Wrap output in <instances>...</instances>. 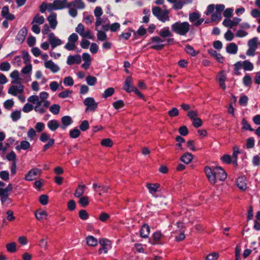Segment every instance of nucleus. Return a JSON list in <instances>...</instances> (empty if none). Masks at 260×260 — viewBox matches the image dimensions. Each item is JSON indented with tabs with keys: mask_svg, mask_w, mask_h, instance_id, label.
Masks as SVG:
<instances>
[{
	"mask_svg": "<svg viewBox=\"0 0 260 260\" xmlns=\"http://www.w3.org/2000/svg\"><path fill=\"white\" fill-rule=\"evenodd\" d=\"M241 19L238 17H235L232 20L230 19H225L222 24L228 27L232 28L233 26H236L241 21Z\"/></svg>",
	"mask_w": 260,
	"mask_h": 260,
	"instance_id": "4468645a",
	"label": "nucleus"
},
{
	"mask_svg": "<svg viewBox=\"0 0 260 260\" xmlns=\"http://www.w3.org/2000/svg\"><path fill=\"white\" fill-rule=\"evenodd\" d=\"M11 65L8 62H3L0 64V71L7 72L10 70Z\"/></svg>",
	"mask_w": 260,
	"mask_h": 260,
	"instance_id": "de8ad7c7",
	"label": "nucleus"
},
{
	"mask_svg": "<svg viewBox=\"0 0 260 260\" xmlns=\"http://www.w3.org/2000/svg\"><path fill=\"white\" fill-rule=\"evenodd\" d=\"M163 42L164 41L159 37H152L149 42L150 44H152L150 48L156 50H161L164 47V45L162 44Z\"/></svg>",
	"mask_w": 260,
	"mask_h": 260,
	"instance_id": "0eeeda50",
	"label": "nucleus"
},
{
	"mask_svg": "<svg viewBox=\"0 0 260 260\" xmlns=\"http://www.w3.org/2000/svg\"><path fill=\"white\" fill-rule=\"evenodd\" d=\"M252 79L248 74H246L243 78V83L245 86L250 87L252 84Z\"/></svg>",
	"mask_w": 260,
	"mask_h": 260,
	"instance_id": "e433bc0d",
	"label": "nucleus"
},
{
	"mask_svg": "<svg viewBox=\"0 0 260 260\" xmlns=\"http://www.w3.org/2000/svg\"><path fill=\"white\" fill-rule=\"evenodd\" d=\"M72 93H73V91L72 90H69V89H67L64 91H63L60 92L58 94V96L60 98L65 99V98H67L71 96Z\"/></svg>",
	"mask_w": 260,
	"mask_h": 260,
	"instance_id": "79ce46f5",
	"label": "nucleus"
},
{
	"mask_svg": "<svg viewBox=\"0 0 260 260\" xmlns=\"http://www.w3.org/2000/svg\"><path fill=\"white\" fill-rule=\"evenodd\" d=\"M45 126V124L44 123L41 122H37L35 125L36 132L38 133L42 132L44 129Z\"/></svg>",
	"mask_w": 260,
	"mask_h": 260,
	"instance_id": "774afa93",
	"label": "nucleus"
},
{
	"mask_svg": "<svg viewBox=\"0 0 260 260\" xmlns=\"http://www.w3.org/2000/svg\"><path fill=\"white\" fill-rule=\"evenodd\" d=\"M234 38V34L231 30H228L224 34V38L228 41H231L233 40Z\"/></svg>",
	"mask_w": 260,
	"mask_h": 260,
	"instance_id": "0e129e2a",
	"label": "nucleus"
},
{
	"mask_svg": "<svg viewBox=\"0 0 260 260\" xmlns=\"http://www.w3.org/2000/svg\"><path fill=\"white\" fill-rule=\"evenodd\" d=\"M193 159V155L189 153H185L181 157V160L185 164H188Z\"/></svg>",
	"mask_w": 260,
	"mask_h": 260,
	"instance_id": "72a5a7b5",
	"label": "nucleus"
},
{
	"mask_svg": "<svg viewBox=\"0 0 260 260\" xmlns=\"http://www.w3.org/2000/svg\"><path fill=\"white\" fill-rule=\"evenodd\" d=\"M150 233V228L148 224H144L140 231V236L143 238H146Z\"/></svg>",
	"mask_w": 260,
	"mask_h": 260,
	"instance_id": "c756f323",
	"label": "nucleus"
},
{
	"mask_svg": "<svg viewBox=\"0 0 260 260\" xmlns=\"http://www.w3.org/2000/svg\"><path fill=\"white\" fill-rule=\"evenodd\" d=\"M42 170L38 168L30 169L25 176V180L29 181H32L36 179L38 176H40Z\"/></svg>",
	"mask_w": 260,
	"mask_h": 260,
	"instance_id": "9b49d317",
	"label": "nucleus"
},
{
	"mask_svg": "<svg viewBox=\"0 0 260 260\" xmlns=\"http://www.w3.org/2000/svg\"><path fill=\"white\" fill-rule=\"evenodd\" d=\"M226 51L231 54H235L238 51V46L234 43L229 44L226 47Z\"/></svg>",
	"mask_w": 260,
	"mask_h": 260,
	"instance_id": "a878e982",
	"label": "nucleus"
},
{
	"mask_svg": "<svg viewBox=\"0 0 260 260\" xmlns=\"http://www.w3.org/2000/svg\"><path fill=\"white\" fill-rule=\"evenodd\" d=\"M1 15L2 17L7 20H13L15 19L14 15L9 13V7L7 6L3 7Z\"/></svg>",
	"mask_w": 260,
	"mask_h": 260,
	"instance_id": "aec40b11",
	"label": "nucleus"
},
{
	"mask_svg": "<svg viewBox=\"0 0 260 260\" xmlns=\"http://www.w3.org/2000/svg\"><path fill=\"white\" fill-rule=\"evenodd\" d=\"M34 109V106L29 104L26 103L25 104L22 108V111L24 113H28Z\"/></svg>",
	"mask_w": 260,
	"mask_h": 260,
	"instance_id": "680f3d73",
	"label": "nucleus"
},
{
	"mask_svg": "<svg viewBox=\"0 0 260 260\" xmlns=\"http://www.w3.org/2000/svg\"><path fill=\"white\" fill-rule=\"evenodd\" d=\"M21 113L20 110H15L11 113L10 117L13 121H16L20 119Z\"/></svg>",
	"mask_w": 260,
	"mask_h": 260,
	"instance_id": "58836bf2",
	"label": "nucleus"
},
{
	"mask_svg": "<svg viewBox=\"0 0 260 260\" xmlns=\"http://www.w3.org/2000/svg\"><path fill=\"white\" fill-rule=\"evenodd\" d=\"M24 87L22 84L11 85L8 90V93L13 96H17L24 92Z\"/></svg>",
	"mask_w": 260,
	"mask_h": 260,
	"instance_id": "1a4fd4ad",
	"label": "nucleus"
},
{
	"mask_svg": "<svg viewBox=\"0 0 260 260\" xmlns=\"http://www.w3.org/2000/svg\"><path fill=\"white\" fill-rule=\"evenodd\" d=\"M78 36L76 33L72 34L68 38V42L64 48L69 51L74 50L76 48V43L78 40Z\"/></svg>",
	"mask_w": 260,
	"mask_h": 260,
	"instance_id": "423d86ee",
	"label": "nucleus"
},
{
	"mask_svg": "<svg viewBox=\"0 0 260 260\" xmlns=\"http://www.w3.org/2000/svg\"><path fill=\"white\" fill-rule=\"evenodd\" d=\"M159 35L164 38H167V37H171L172 36V34L170 30V28L169 27H165L163 28H162L159 32Z\"/></svg>",
	"mask_w": 260,
	"mask_h": 260,
	"instance_id": "2f4dec72",
	"label": "nucleus"
},
{
	"mask_svg": "<svg viewBox=\"0 0 260 260\" xmlns=\"http://www.w3.org/2000/svg\"><path fill=\"white\" fill-rule=\"evenodd\" d=\"M185 51L188 54H189L192 56H196L198 54V52H196L194 50L193 48L190 45H187L185 47Z\"/></svg>",
	"mask_w": 260,
	"mask_h": 260,
	"instance_id": "052dcab7",
	"label": "nucleus"
},
{
	"mask_svg": "<svg viewBox=\"0 0 260 260\" xmlns=\"http://www.w3.org/2000/svg\"><path fill=\"white\" fill-rule=\"evenodd\" d=\"M68 8L69 14L72 17L77 16L78 12L77 10L75 8H72L69 6V3H68V0H55L52 3L49 4V9L50 10L54 11L57 10H62Z\"/></svg>",
	"mask_w": 260,
	"mask_h": 260,
	"instance_id": "f03ea898",
	"label": "nucleus"
},
{
	"mask_svg": "<svg viewBox=\"0 0 260 260\" xmlns=\"http://www.w3.org/2000/svg\"><path fill=\"white\" fill-rule=\"evenodd\" d=\"M11 78V83L13 84H22L23 79L20 77V74L17 70L13 71L10 75Z\"/></svg>",
	"mask_w": 260,
	"mask_h": 260,
	"instance_id": "ddd939ff",
	"label": "nucleus"
},
{
	"mask_svg": "<svg viewBox=\"0 0 260 260\" xmlns=\"http://www.w3.org/2000/svg\"><path fill=\"white\" fill-rule=\"evenodd\" d=\"M79 216L82 220H86L89 217L88 213L85 210H81L79 211Z\"/></svg>",
	"mask_w": 260,
	"mask_h": 260,
	"instance_id": "e2e57ef3",
	"label": "nucleus"
},
{
	"mask_svg": "<svg viewBox=\"0 0 260 260\" xmlns=\"http://www.w3.org/2000/svg\"><path fill=\"white\" fill-rule=\"evenodd\" d=\"M208 52L210 55L215 57L219 62H222L223 61V56L220 53H218L216 51L210 49L208 51Z\"/></svg>",
	"mask_w": 260,
	"mask_h": 260,
	"instance_id": "4c0bfd02",
	"label": "nucleus"
},
{
	"mask_svg": "<svg viewBox=\"0 0 260 260\" xmlns=\"http://www.w3.org/2000/svg\"><path fill=\"white\" fill-rule=\"evenodd\" d=\"M160 185L158 183H147L146 187L148 188L149 192L151 194H154L159 188Z\"/></svg>",
	"mask_w": 260,
	"mask_h": 260,
	"instance_id": "bb28decb",
	"label": "nucleus"
},
{
	"mask_svg": "<svg viewBox=\"0 0 260 260\" xmlns=\"http://www.w3.org/2000/svg\"><path fill=\"white\" fill-rule=\"evenodd\" d=\"M206 175L209 181L211 184H215L217 180L223 181L226 178L225 172L220 167H217L211 169L209 167L205 168Z\"/></svg>",
	"mask_w": 260,
	"mask_h": 260,
	"instance_id": "f257e3e1",
	"label": "nucleus"
},
{
	"mask_svg": "<svg viewBox=\"0 0 260 260\" xmlns=\"http://www.w3.org/2000/svg\"><path fill=\"white\" fill-rule=\"evenodd\" d=\"M240 61V66L246 71H251L254 69L253 64L248 60Z\"/></svg>",
	"mask_w": 260,
	"mask_h": 260,
	"instance_id": "5701e85b",
	"label": "nucleus"
},
{
	"mask_svg": "<svg viewBox=\"0 0 260 260\" xmlns=\"http://www.w3.org/2000/svg\"><path fill=\"white\" fill-rule=\"evenodd\" d=\"M44 66L54 73L57 72L60 70L59 67L51 60L45 61Z\"/></svg>",
	"mask_w": 260,
	"mask_h": 260,
	"instance_id": "2eb2a0df",
	"label": "nucleus"
},
{
	"mask_svg": "<svg viewBox=\"0 0 260 260\" xmlns=\"http://www.w3.org/2000/svg\"><path fill=\"white\" fill-rule=\"evenodd\" d=\"M114 93V89L113 87H109L106 89L102 94V96L104 99L111 96Z\"/></svg>",
	"mask_w": 260,
	"mask_h": 260,
	"instance_id": "a19ab883",
	"label": "nucleus"
},
{
	"mask_svg": "<svg viewBox=\"0 0 260 260\" xmlns=\"http://www.w3.org/2000/svg\"><path fill=\"white\" fill-rule=\"evenodd\" d=\"M89 125L87 120L83 121L79 126L80 129L82 131H85L89 128Z\"/></svg>",
	"mask_w": 260,
	"mask_h": 260,
	"instance_id": "69168bd1",
	"label": "nucleus"
},
{
	"mask_svg": "<svg viewBox=\"0 0 260 260\" xmlns=\"http://www.w3.org/2000/svg\"><path fill=\"white\" fill-rule=\"evenodd\" d=\"M97 32V38L98 40L100 41H105L107 38V36L106 33L102 30H96Z\"/></svg>",
	"mask_w": 260,
	"mask_h": 260,
	"instance_id": "3c124183",
	"label": "nucleus"
},
{
	"mask_svg": "<svg viewBox=\"0 0 260 260\" xmlns=\"http://www.w3.org/2000/svg\"><path fill=\"white\" fill-rule=\"evenodd\" d=\"M219 257V254L217 252H212L206 256V260H216Z\"/></svg>",
	"mask_w": 260,
	"mask_h": 260,
	"instance_id": "338daca9",
	"label": "nucleus"
},
{
	"mask_svg": "<svg viewBox=\"0 0 260 260\" xmlns=\"http://www.w3.org/2000/svg\"><path fill=\"white\" fill-rule=\"evenodd\" d=\"M226 79V76L224 71H220L217 75V80L219 82L220 87L225 90L226 85L225 84V81Z\"/></svg>",
	"mask_w": 260,
	"mask_h": 260,
	"instance_id": "a211bd4d",
	"label": "nucleus"
},
{
	"mask_svg": "<svg viewBox=\"0 0 260 260\" xmlns=\"http://www.w3.org/2000/svg\"><path fill=\"white\" fill-rule=\"evenodd\" d=\"M63 83L67 86H72L74 85L73 79L70 76L65 77L63 80Z\"/></svg>",
	"mask_w": 260,
	"mask_h": 260,
	"instance_id": "bf43d9fd",
	"label": "nucleus"
},
{
	"mask_svg": "<svg viewBox=\"0 0 260 260\" xmlns=\"http://www.w3.org/2000/svg\"><path fill=\"white\" fill-rule=\"evenodd\" d=\"M27 34V29L26 27L21 28L18 33L16 39L20 43H22L25 38Z\"/></svg>",
	"mask_w": 260,
	"mask_h": 260,
	"instance_id": "cd10ccee",
	"label": "nucleus"
},
{
	"mask_svg": "<svg viewBox=\"0 0 260 260\" xmlns=\"http://www.w3.org/2000/svg\"><path fill=\"white\" fill-rule=\"evenodd\" d=\"M3 105L6 109L10 110L14 106V102L12 99L7 100L4 102Z\"/></svg>",
	"mask_w": 260,
	"mask_h": 260,
	"instance_id": "37998d69",
	"label": "nucleus"
},
{
	"mask_svg": "<svg viewBox=\"0 0 260 260\" xmlns=\"http://www.w3.org/2000/svg\"><path fill=\"white\" fill-rule=\"evenodd\" d=\"M258 39L256 37L249 40L248 42V49L246 51V54L249 56H253L257 47Z\"/></svg>",
	"mask_w": 260,
	"mask_h": 260,
	"instance_id": "6e6552de",
	"label": "nucleus"
},
{
	"mask_svg": "<svg viewBox=\"0 0 260 260\" xmlns=\"http://www.w3.org/2000/svg\"><path fill=\"white\" fill-rule=\"evenodd\" d=\"M221 14L215 12L211 15V20L214 22H219L221 19Z\"/></svg>",
	"mask_w": 260,
	"mask_h": 260,
	"instance_id": "13d9d810",
	"label": "nucleus"
},
{
	"mask_svg": "<svg viewBox=\"0 0 260 260\" xmlns=\"http://www.w3.org/2000/svg\"><path fill=\"white\" fill-rule=\"evenodd\" d=\"M27 135L29 140L32 141L37 136L36 131L33 128H30L28 129Z\"/></svg>",
	"mask_w": 260,
	"mask_h": 260,
	"instance_id": "864d4df0",
	"label": "nucleus"
},
{
	"mask_svg": "<svg viewBox=\"0 0 260 260\" xmlns=\"http://www.w3.org/2000/svg\"><path fill=\"white\" fill-rule=\"evenodd\" d=\"M190 25L188 22H176L171 25L172 31L180 35L186 36L190 30Z\"/></svg>",
	"mask_w": 260,
	"mask_h": 260,
	"instance_id": "7ed1b4c3",
	"label": "nucleus"
},
{
	"mask_svg": "<svg viewBox=\"0 0 260 260\" xmlns=\"http://www.w3.org/2000/svg\"><path fill=\"white\" fill-rule=\"evenodd\" d=\"M16 244L15 242L8 243L6 245V248L8 251L11 253H14L16 251Z\"/></svg>",
	"mask_w": 260,
	"mask_h": 260,
	"instance_id": "603ef678",
	"label": "nucleus"
},
{
	"mask_svg": "<svg viewBox=\"0 0 260 260\" xmlns=\"http://www.w3.org/2000/svg\"><path fill=\"white\" fill-rule=\"evenodd\" d=\"M237 185L241 190H245L247 187L246 180L243 177H239L237 180Z\"/></svg>",
	"mask_w": 260,
	"mask_h": 260,
	"instance_id": "393cba45",
	"label": "nucleus"
},
{
	"mask_svg": "<svg viewBox=\"0 0 260 260\" xmlns=\"http://www.w3.org/2000/svg\"><path fill=\"white\" fill-rule=\"evenodd\" d=\"M92 186L93 189L96 192H98L100 196L102 193L108 192L109 189V187L108 186L101 185L97 183H93Z\"/></svg>",
	"mask_w": 260,
	"mask_h": 260,
	"instance_id": "dca6fc26",
	"label": "nucleus"
},
{
	"mask_svg": "<svg viewBox=\"0 0 260 260\" xmlns=\"http://www.w3.org/2000/svg\"><path fill=\"white\" fill-rule=\"evenodd\" d=\"M35 215L37 219L41 220L43 219H46L48 214L44 210H38L35 212Z\"/></svg>",
	"mask_w": 260,
	"mask_h": 260,
	"instance_id": "473e14b6",
	"label": "nucleus"
},
{
	"mask_svg": "<svg viewBox=\"0 0 260 260\" xmlns=\"http://www.w3.org/2000/svg\"><path fill=\"white\" fill-rule=\"evenodd\" d=\"M48 127L51 131H55L59 127V124L57 120H51L48 122Z\"/></svg>",
	"mask_w": 260,
	"mask_h": 260,
	"instance_id": "7c9ffc66",
	"label": "nucleus"
},
{
	"mask_svg": "<svg viewBox=\"0 0 260 260\" xmlns=\"http://www.w3.org/2000/svg\"><path fill=\"white\" fill-rule=\"evenodd\" d=\"M48 41L52 48H54L62 44V41L56 38L55 35L52 32L49 33L48 35Z\"/></svg>",
	"mask_w": 260,
	"mask_h": 260,
	"instance_id": "f8f14e48",
	"label": "nucleus"
},
{
	"mask_svg": "<svg viewBox=\"0 0 260 260\" xmlns=\"http://www.w3.org/2000/svg\"><path fill=\"white\" fill-rule=\"evenodd\" d=\"M152 11L153 14L160 21L165 22L170 20L169 10H162L160 8L155 7L152 9Z\"/></svg>",
	"mask_w": 260,
	"mask_h": 260,
	"instance_id": "20e7f679",
	"label": "nucleus"
},
{
	"mask_svg": "<svg viewBox=\"0 0 260 260\" xmlns=\"http://www.w3.org/2000/svg\"><path fill=\"white\" fill-rule=\"evenodd\" d=\"M81 61V58L79 55H69L68 57L67 63L68 65H72L74 63L79 64Z\"/></svg>",
	"mask_w": 260,
	"mask_h": 260,
	"instance_id": "6ab92c4d",
	"label": "nucleus"
},
{
	"mask_svg": "<svg viewBox=\"0 0 260 260\" xmlns=\"http://www.w3.org/2000/svg\"><path fill=\"white\" fill-rule=\"evenodd\" d=\"M45 22V18L43 16L37 14L33 18L31 24H37L38 25L43 24Z\"/></svg>",
	"mask_w": 260,
	"mask_h": 260,
	"instance_id": "f704fd0d",
	"label": "nucleus"
},
{
	"mask_svg": "<svg viewBox=\"0 0 260 260\" xmlns=\"http://www.w3.org/2000/svg\"><path fill=\"white\" fill-rule=\"evenodd\" d=\"M101 144L104 146L107 147H111L113 146V142L112 141L109 139H104L101 141Z\"/></svg>",
	"mask_w": 260,
	"mask_h": 260,
	"instance_id": "8fccbe9b",
	"label": "nucleus"
},
{
	"mask_svg": "<svg viewBox=\"0 0 260 260\" xmlns=\"http://www.w3.org/2000/svg\"><path fill=\"white\" fill-rule=\"evenodd\" d=\"M75 30L82 37L85 31L84 26L82 23H79L78 24L77 26L75 28Z\"/></svg>",
	"mask_w": 260,
	"mask_h": 260,
	"instance_id": "5fc2aeb1",
	"label": "nucleus"
},
{
	"mask_svg": "<svg viewBox=\"0 0 260 260\" xmlns=\"http://www.w3.org/2000/svg\"><path fill=\"white\" fill-rule=\"evenodd\" d=\"M60 107L58 104H53L49 108L50 111L55 114H58L60 111Z\"/></svg>",
	"mask_w": 260,
	"mask_h": 260,
	"instance_id": "c03bdc74",
	"label": "nucleus"
},
{
	"mask_svg": "<svg viewBox=\"0 0 260 260\" xmlns=\"http://www.w3.org/2000/svg\"><path fill=\"white\" fill-rule=\"evenodd\" d=\"M240 153L239 149L238 147H235L233 149V153L232 155V160L234 165H237L238 155Z\"/></svg>",
	"mask_w": 260,
	"mask_h": 260,
	"instance_id": "ea45409f",
	"label": "nucleus"
},
{
	"mask_svg": "<svg viewBox=\"0 0 260 260\" xmlns=\"http://www.w3.org/2000/svg\"><path fill=\"white\" fill-rule=\"evenodd\" d=\"M56 17V14L52 12L47 18V20L49 22L50 27L52 29H55L57 24Z\"/></svg>",
	"mask_w": 260,
	"mask_h": 260,
	"instance_id": "f3484780",
	"label": "nucleus"
},
{
	"mask_svg": "<svg viewBox=\"0 0 260 260\" xmlns=\"http://www.w3.org/2000/svg\"><path fill=\"white\" fill-rule=\"evenodd\" d=\"M85 185H78L74 193V196L76 198H80L84 194L86 188Z\"/></svg>",
	"mask_w": 260,
	"mask_h": 260,
	"instance_id": "c85d7f7f",
	"label": "nucleus"
},
{
	"mask_svg": "<svg viewBox=\"0 0 260 260\" xmlns=\"http://www.w3.org/2000/svg\"><path fill=\"white\" fill-rule=\"evenodd\" d=\"M79 203L83 207H85L89 204L88 197L87 196H82L79 198Z\"/></svg>",
	"mask_w": 260,
	"mask_h": 260,
	"instance_id": "4d7b16f0",
	"label": "nucleus"
},
{
	"mask_svg": "<svg viewBox=\"0 0 260 260\" xmlns=\"http://www.w3.org/2000/svg\"><path fill=\"white\" fill-rule=\"evenodd\" d=\"M86 81L88 85L93 86L96 84L97 79L94 76H88L86 78Z\"/></svg>",
	"mask_w": 260,
	"mask_h": 260,
	"instance_id": "09e8293b",
	"label": "nucleus"
},
{
	"mask_svg": "<svg viewBox=\"0 0 260 260\" xmlns=\"http://www.w3.org/2000/svg\"><path fill=\"white\" fill-rule=\"evenodd\" d=\"M185 4V2L176 1V2L173 4V9L176 10H180L182 8Z\"/></svg>",
	"mask_w": 260,
	"mask_h": 260,
	"instance_id": "6e6d98bb",
	"label": "nucleus"
},
{
	"mask_svg": "<svg viewBox=\"0 0 260 260\" xmlns=\"http://www.w3.org/2000/svg\"><path fill=\"white\" fill-rule=\"evenodd\" d=\"M27 101L28 102L35 104L36 105H38L39 103H42V101H40L39 96L36 95L30 96L28 98Z\"/></svg>",
	"mask_w": 260,
	"mask_h": 260,
	"instance_id": "49530a36",
	"label": "nucleus"
},
{
	"mask_svg": "<svg viewBox=\"0 0 260 260\" xmlns=\"http://www.w3.org/2000/svg\"><path fill=\"white\" fill-rule=\"evenodd\" d=\"M61 124L60 127L62 129H65L72 123V119L69 116H64L61 119Z\"/></svg>",
	"mask_w": 260,
	"mask_h": 260,
	"instance_id": "4be33fe9",
	"label": "nucleus"
},
{
	"mask_svg": "<svg viewBox=\"0 0 260 260\" xmlns=\"http://www.w3.org/2000/svg\"><path fill=\"white\" fill-rule=\"evenodd\" d=\"M201 15L198 12H192L189 14V20L190 22L193 23V25L198 26L204 21V18H200Z\"/></svg>",
	"mask_w": 260,
	"mask_h": 260,
	"instance_id": "9d476101",
	"label": "nucleus"
},
{
	"mask_svg": "<svg viewBox=\"0 0 260 260\" xmlns=\"http://www.w3.org/2000/svg\"><path fill=\"white\" fill-rule=\"evenodd\" d=\"M132 79L131 77H127L124 82L123 85V89L127 92L133 91L135 89V87L132 85Z\"/></svg>",
	"mask_w": 260,
	"mask_h": 260,
	"instance_id": "412c9836",
	"label": "nucleus"
},
{
	"mask_svg": "<svg viewBox=\"0 0 260 260\" xmlns=\"http://www.w3.org/2000/svg\"><path fill=\"white\" fill-rule=\"evenodd\" d=\"M84 105L86 107L85 112H94L98 107V104L91 97L86 98L83 101Z\"/></svg>",
	"mask_w": 260,
	"mask_h": 260,
	"instance_id": "39448f33",
	"label": "nucleus"
},
{
	"mask_svg": "<svg viewBox=\"0 0 260 260\" xmlns=\"http://www.w3.org/2000/svg\"><path fill=\"white\" fill-rule=\"evenodd\" d=\"M86 243L90 246H96L98 245V240L92 236H88L86 238Z\"/></svg>",
	"mask_w": 260,
	"mask_h": 260,
	"instance_id": "c9c22d12",
	"label": "nucleus"
},
{
	"mask_svg": "<svg viewBox=\"0 0 260 260\" xmlns=\"http://www.w3.org/2000/svg\"><path fill=\"white\" fill-rule=\"evenodd\" d=\"M69 6L76 9H84L85 8V4L82 0H75L69 3Z\"/></svg>",
	"mask_w": 260,
	"mask_h": 260,
	"instance_id": "b1692460",
	"label": "nucleus"
},
{
	"mask_svg": "<svg viewBox=\"0 0 260 260\" xmlns=\"http://www.w3.org/2000/svg\"><path fill=\"white\" fill-rule=\"evenodd\" d=\"M81 134L80 131L77 128H75L70 131V136L73 139L78 138Z\"/></svg>",
	"mask_w": 260,
	"mask_h": 260,
	"instance_id": "a18cd8bd",
	"label": "nucleus"
}]
</instances>
